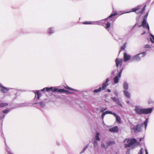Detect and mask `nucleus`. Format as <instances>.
Returning a JSON list of instances; mask_svg holds the SVG:
<instances>
[{"mask_svg":"<svg viewBox=\"0 0 154 154\" xmlns=\"http://www.w3.org/2000/svg\"><path fill=\"white\" fill-rule=\"evenodd\" d=\"M152 108H143L140 105H137L135 106L134 111L138 115L148 114L151 113L152 111Z\"/></svg>","mask_w":154,"mask_h":154,"instance_id":"nucleus-1","label":"nucleus"},{"mask_svg":"<svg viewBox=\"0 0 154 154\" xmlns=\"http://www.w3.org/2000/svg\"><path fill=\"white\" fill-rule=\"evenodd\" d=\"M148 118L146 119V120L143 123H141L138 124L136 126H134L132 128V129L134 130V132L137 133L142 131V128L143 126V124L145 125V128L146 129L147 125Z\"/></svg>","mask_w":154,"mask_h":154,"instance_id":"nucleus-2","label":"nucleus"},{"mask_svg":"<svg viewBox=\"0 0 154 154\" xmlns=\"http://www.w3.org/2000/svg\"><path fill=\"white\" fill-rule=\"evenodd\" d=\"M139 143V142L137 141L136 139L133 138L128 140L127 142V143L125 144V147H128L133 146L137 145Z\"/></svg>","mask_w":154,"mask_h":154,"instance_id":"nucleus-3","label":"nucleus"},{"mask_svg":"<svg viewBox=\"0 0 154 154\" xmlns=\"http://www.w3.org/2000/svg\"><path fill=\"white\" fill-rule=\"evenodd\" d=\"M146 55V52H143L139 53L133 56L132 58V60H135L138 61H140L141 60V58L144 57Z\"/></svg>","mask_w":154,"mask_h":154,"instance_id":"nucleus-4","label":"nucleus"},{"mask_svg":"<svg viewBox=\"0 0 154 154\" xmlns=\"http://www.w3.org/2000/svg\"><path fill=\"white\" fill-rule=\"evenodd\" d=\"M148 15V13L144 16L143 17V20L142 23V25L139 26V27H140L141 26H143V27H145L146 28H147L148 30H149V27L148 23H147L146 20L147 17Z\"/></svg>","mask_w":154,"mask_h":154,"instance_id":"nucleus-5","label":"nucleus"},{"mask_svg":"<svg viewBox=\"0 0 154 154\" xmlns=\"http://www.w3.org/2000/svg\"><path fill=\"white\" fill-rule=\"evenodd\" d=\"M12 89L11 88L5 87L2 84H0V91L2 93H6L10 89Z\"/></svg>","mask_w":154,"mask_h":154,"instance_id":"nucleus-6","label":"nucleus"},{"mask_svg":"<svg viewBox=\"0 0 154 154\" xmlns=\"http://www.w3.org/2000/svg\"><path fill=\"white\" fill-rule=\"evenodd\" d=\"M103 20H101V21H94L93 22H84L83 23V24H94V25H101L102 23L101 22V21Z\"/></svg>","mask_w":154,"mask_h":154,"instance_id":"nucleus-7","label":"nucleus"},{"mask_svg":"<svg viewBox=\"0 0 154 154\" xmlns=\"http://www.w3.org/2000/svg\"><path fill=\"white\" fill-rule=\"evenodd\" d=\"M123 68L121 69L120 72L118 74V75H116L114 79V81L115 84L119 82V78L121 76V74L122 72Z\"/></svg>","mask_w":154,"mask_h":154,"instance_id":"nucleus-8","label":"nucleus"},{"mask_svg":"<svg viewBox=\"0 0 154 154\" xmlns=\"http://www.w3.org/2000/svg\"><path fill=\"white\" fill-rule=\"evenodd\" d=\"M131 56L129 54H128L126 53H124V61L126 62L128 60H130L131 59Z\"/></svg>","mask_w":154,"mask_h":154,"instance_id":"nucleus-9","label":"nucleus"},{"mask_svg":"<svg viewBox=\"0 0 154 154\" xmlns=\"http://www.w3.org/2000/svg\"><path fill=\"white\" fill-rule=\"evenodd\" d=\"M122 58H116L115 60L116 66L118 67L119 65L121 66L122 64Z\"/></svg>","mask_w":154,"mask_h":154,"instance_id":"nucleus-10","label":"nucleus"},{"mask_svg":"<svg viewBox=\"0 0 154 154\" xmlns=\"http://www.w3.org/2000/svg\"><path fill=\"white\" fill-rule=\"evenodd\" d=\"M111 99L114 101L116 103L119 105L120 106L122 107V104L120 103L119 102V101L118 99L116 98L115 97H111Z\"/></svg>","mask_w":154,"mask_h":154,"instance_id":"nucleus-11","label":"nucleus"},{"mask_svg":"<svg viewBox=\"0 0 154 154\" xmlns=\"http://www.w3.org/2000/svg\"><path fill=\"white\" fill-rule=\"evenodd\" d=\"M112 115L116 118V120L117 122L118 123H120L121 119L120 117L115 113H113Z\"/></svg>","mask_w":154,"mask_h":154,"instance_id":"nucleus-12","label":"nucleus"},{"mask_svg":"<svg viewBox=\"0 0 154 154\" xmlns=\"http://www.w3.org/2000/svg\"><path fill=\"white\" fill-rule=\"evenodd\" d=\"M28 104L27 103L17 104H16L15 108L28 106Z\"/></svg>","mask_w":154,"mask_h":154,"instance_id":"nucleus-13","label":"nucleus"},{"mask_svg":"<svg viewBox=\"0 0 154 154\" xmlns=\"http://www.w3.org/2000/svg\"><path fill=\"white\" fill-rule=\"evenodd\" d=\"M117 12H114V13L112 14H111L107 18H105L104 19V20H107L108 19L111 18L112 19H111V20H112V19L113 17H114L116 15H117Z\"/></svg>","mask_w":154,"mask_h":154,"instance_id":"nucleus-14","label":"nucleus"},{"mask_svg":"<svg viewBox=\"0 0 154 154\" xmlns=\"http://www.w3.org/2000/svg\"><path fill=\"white\" fill-rule=\"evenodd\" d=\"M111 132H117L118 131V128L117 126H115L109 129Z\"/></svg>","mask_w":154,"mask_h":154,"instance_id":"nucleus-15","label":"nucleus"},{"mask_svg":"<svg viewBox=\"0 0 154 154\" xmlns=\"http://www.w3.org/2000/svg\"><path fill=\"white\" fill-rule=\"evenodd\" d=\"M123 91L128 90V84L126 82H125L123 85Z\"/></svg>","mask_w":154,"mask_h":154,"instance_id":"nucleus-16","label":"nucleus"},{"mask_svg":"<svg viewBox=\"0 0 154 154\" xmlns=\"http://www.w3.org/2000/svg\"><path fill=\"white\" fill-rule=\"evenodd\" d=\"M48 32L50 35L54 33V29L53 27H50L48 29Z\"/></svg>","mask_w":154,"mask_h":154,"instance_id":"nucleus-17","label":"nucleus"},{"mask_svg":"<svg viewBox=\"0 0 154 154\" xmlns=\"http://www.w3.org/2000/svg\"><path fill=\"white\" fill-rule=\"evenodd\" d=\"M123 92L125 96L128 98L130 97V94L127 90L123 91Z\"/></svg>","mask_w":154,"mask_h":154,"instance_id":"nucleus-18","label":"nucleus"},{"mask_svg":"<svg viewBox=\"0 0 154 154\" xmlns=\"http://www.w3.org/2000/svg\"><path fill=\"white\" fill-rule=\"evenodd\" d=\"M100 133L97 132L95 136V140H94L99 141L100 140V138L99 137Z\"/></svg>","mask_w":154,"mask_h":154,"instance_id":"nucleus-19","label":"nucleus"},{"mask_svg":"<svg viewBox=\"0 0 154 154\" xmlns=\"http://www.w3.org/2000/svg\"><path fill=\"white\" fill-rule=\"evenodd\" d=\"M97 141V140H94L93 143L94 148L95 149L98 148V142Z\"/></svg>","mask_w":154,"mask_h":154,"instance_id":"nucleus-20","label":"nucleus"},{"mask_svg":"<svg viewBox=\"0 0 154 154\" xmlns=\"http://www.w3.org/2000/svg\"><path fill=\"white\" fill-rule=\"evenodd\" d=\"M141 7V6H138L135 8L132 9V11L131 12H135L136 11L139 10L140 9Z\"/></svg>","mask_w":154,"mask_h":154,"instance_id":"nucleus-21","label":"nucleus"},{"mask_svg":"<svg viewBox=\"0 0 154 154\" xmlns=\"http://www.w3.org/2000/svg\"><path fill=\"white\" fill-rule=\"evenodd\" d=\"M52 88H48L46 87L42 89L41 91H42L44 92L46 91H50V89Z\"/></svg>","mask_w":154,"mask_h":154,"instance_id":"nucleus-22","label":"nucleus"},{"mask_svg":"<svg viewBox=\"0 0 154 154\" xmlns=\"http://www.w3.org/2000/svg\"><path fill=\"white\" fill-rule=\"evenodd\" d=\"M5 145H6V149L7 151V152L8 153V154H13L12 153L11 151V150L7 146V145L5 143Z\"/></svg>","mask_w":154,"mask_h":154,"instance_id":"nucleus-23","label":"nucleus"},{"mask_svg":"<svg viewBox=\"0 0 154 154\" xmlns=\"http://www.w3.org/2000/svg\"><path fill=\"white\" fill-rule=\"evenodd\" d=\"M36 94L37 95V99H39L40 97V96L42 95L40 93V91H37L35 93V96Z\"/></svg>","mask_w":154,"mask_h":154,"instance_id":"nucleus-24","label":"nucleus"},{"mask_svg":"<svg viewBox=\"0 0 154 154\" xmlns=\"http://www.w3.org/2000/svg\"><path fill=\"white\" fill-rule=\"evenodd\" d=\"M51 88H52L50 89V91H51L52 92H55L57 91L58 89L56 88L55 87H51Z\"/></svg>","mask_w":154,"mask_h":154,"instance_id":"nucleus-25","label":"nucleus"},{"mask_svg":"<svg viewBox=\"0 0 154 154\" xmlns=\"http://www.w3.org/2000/svg\"><path fill=\"white\" fill-rule=\"evenodd\" d=\"M102 90L101 87L100 88L97 89L95 90L93 92L94 93H97L100 92Z\"/></svg>","mask_w":154,"mask_h":154,"instance_id":"nucleus-26","label":"nucleus"},{"mask_svg":"<svg viewBox=\"0 0 154 154\" xmlns=\"http://www.w3.org/2000/svg\"><path fill=\"white\" fill-rule=\"evenodd\" d=\"M108 84H106L104 83H103V86L102 87V90H104L106 89V87L108 85Z\"/></svg>","mask_w":154,"mask_h":154,"instance_id":"nucleus-27","label":"nucleus"},{"mask_svg":"<svg viewBox=\"0 0 154 154\" xmlns=\"http://www.w3.org/2000/svg\"><path fill=\"white\" fill-rule=\"evenodd\" d=\"M103 114H104V115H106V114H111L112 115L113 113L111 111H106L103 112Z\"/></svg>","mask_w":154,"mask_h":154,"instance_id":"nucleus-28","label":"nucleus"},{"mask_svg":"<svg viewBox=\"0 0 154 154\" xmlns=\"http://www.w3.org/2000/svg\"><path fill=\"white\" fill-rule=\"evenodd\" d=\"M39 104L40 106L42 107H43L45 106V103L43 101H41L39 103Z\"/></svg>","mask_w":154,"mask_h":154,"instance_id":"nucleus-29","label":"nucleus"},{"mask_svg":"<svg viewBox=\"0 0 154 154\" xmlns=\"http://www.w3.org/2000/svg\"><path fill=\"white\" fill-rule=\"evenodd\" d=\"M8 105L7 103H0V107H3Z\"/></svg>","mask_w":154,"mask_h":154,"instance_id":"nucleus-30","label":"nucleus"},{"mask_svg":"<svg viewBox=\"0 0 154 154\" xmlns=\"http://www.w3.org/2000/svg\"><path fill=\"white\" fill-rule=\"evenodd\" d=\"M150 35L152 38H150V40L153 43L154 42L153 41H154V36L152 34H150Z\"/></svg>","mask_w":154,"mask_h":154,"instance_id":"nucleus-31","label":"nucleus"},{"mask_svg":"<svg viewBox=\"0 0 154 154\" xmlns=\"http://www.w3.org/2000/svg\"><path fill=\"white\" fill-rule=\"evenodd\" d=\"M106 26L105 27L106 29H108L110 26V24L109 22H108L106 24Z\"/></svg>","mask_w":154,"mask_h":154,"instance_id":"nucleus-32","label":"nucleus"},{"mask_svg":"<svg viewBox=\"0 0 154 154\" xmlns=\"http://www.w3.org/2000/svg\"><path fill=\"white\" fill-rule=\"evenodd\" d=\"M126 42H125L124 43L123 46H122L121 47V50H123L125 49V48L126 47Z\"/></svg>","mask_w":154,"mask_h":154,"instance_id":"nucleus-33","label":"nucleus"},{"mask_svg":"<svg viewBox=\"0 0 154 154\" xmlns=\"http://www.w3.org/2000/svg\"><path fill=\"white\" fill-rule=\"evenodd\" d=\"M65 91V90L63 89H58L57 91L59 92L63 93Z\"/></svg>","mask_w":154,"mask_h":154,"instance_id":"nucleus-34","label":"nucleus"},{"mask_svg":"<svg viewBox=\"0 0 154 154\" xmlns=\"http://www.w3.org/2000/svg\"><path fill=\"white\" fill-rule=\"evenodd\" d=\"M146 7V6L145 5L143 7V8L142 9L141 11L139 12L140 14H142V13L143 12L145 11V8Z\"/></svg>","mask_w":154,"mask_h":154,"instance_id":"nucleus-35","label":"nucleus"},{"mask_svg":"<svg viewBox=\"0 0 154 154\" xmlns=\"http://www.w3.org/2000/svg\"><path fill=\"white\" fill-rule=\"evenodd\" d=\"M10 110L8 109H7L4 110L3 111V112L4 113H7Z\"/></svg>","mask_w":154,"mask_h":154,"instance_id":"nucleus-36","label":"nucleus"},{"mask_svg":"<svg viewBox=\"0 0 154 154\" xmlns=\"http://www.w3.org/2000/svg\"><path fill=\"white\" fill-rule=\"evenodd\" d=\"M65 88L66 89H69L70 90H72L76 91V90H75L73 89L72 88H70L68 86L65 87Z\"/></svg>","mask_w":154,"mask_h":154,"instance_id":"nucleus-37","label":"nucleus"},{"mask_svg":"<svg viewBox=\"0 0 154 154\" xmlns=\"http://www.w3.org/2000/svg\"><path fill=\"white\" fill-rule=\"evenodd\" d=\"M5 116V115L3 114H2V115L0 116V120H2L4 118Z\"/></svg>","mask_w":154,"mask_h":154,"instance_id":"nucleus-38","label":"nucleus"},{"mask_svg":"<svg viewBox=\"0 0 154 154\" xmlns=\"http://www.w3.org/2000/svg\"><path fill=\"white\" fill-rule=\"evenodd\" d=\"M143 149L142 148H141L140 151V152L138 154H143Z\"/></svg>","mask_w":154,"mask_h":154,"instance_id":"nucleus-39","label":"nucleus"},{"mask_svg":"<svg viewBox=\"0 0 154 154\" xmlns=\"http://www.w3.org/2000/svg\"><path fill=\"white\" fill-rule=\"evenodd\" d=\"M114 93L115 96H118V93L117 91H116L114 92Z\"/></svg>","mask_w":154,"mask_h":154,"instance_id":"nucleus-40","label":"nucleus"},{"mask_svg":"<svg viewBox=\"0 0 154 154\" xmlns=\"http://www.w3.org/2000/svg\"><path fill=\"white\" fill-rule=\"evenodd\" d=\"M88 144L87 145H86L83 149V150H84V151H85L86 149L88 148Z\"/></svg>","mask_w":154,"mask_h":154,"instance_id":"nucleus-41","label":"nucleus"},{"mask_svg":"<svg viewBox=\"0 0 154 154\" xmlns=\"http://www.w3.org/2000/svg\"><path fill=\"white\" fill-rule=\"evenodd\" d=\"M64 92H66V93L67 94L71 93V92H70L69 91L66 90H65Z\"/></svg>","mask_w":154,"mask_h":154,"instance_id":"nucleus-42","label":"nucleus"},{"mask_svg":"<svg viewBox=\"0 0 154 154\" xmlns=\"http://www.w3.org/2000/svg\"><path fill=\"white\" fill-rule=\"evenodd\" d=\"M150 47V46L149 45H146L145 46V48H149Z\"/></svg>","mask_w":154,"mask_h":154,"instance_id":"nucleus-43","label":"nucleus"},{"mask_svg":"<svg viewBox=\"0 0 154 154\" xmlns=\"http://www.w3.org/2000/svg\"><path fill=\"white\" fill-rule=\"evenodd\" d=\"M101 147L103 148H105V146L104 144L102 143L101 144Z\"/></svg>","mask_w":154,"mask_h":154,"instance_id":"nucleus-44","label":"nucleus"},{"mask_svg":"<svg viewBox=\"0 0 154 154\" xmlns=\"http://www.w3.org/2000/svg\"><path fill=\"white\" fill-rule=\"evenodd\" d=\"M108 79H109V78L106 79V81L104 83L106 84H107L108 82L109 81V80Z\"/></svg>","mask_w":154,"mask_h":154,"instance_id":"nucleus-45","label":"nucleus"},{"mask_svg":"<svg viewBox=\"0 0 154 154\" xmlns=\"http://www.w3.org/2000/svg\"><path fill=\"white\" fill-rule=\"evenodd\" d=\"M105 116V115H104V114H103V113H102V116H101V118L102 119H103Z\"/></svg>","mask_w":154,"mask_h":154,"instance_id":"nucleus-46","label":"nucleus"},{"mask_svg":"<svg viewBox=\"0 0 154 154\" xmlns=\"http://www.w3.org/2000/svg\"><path fill=\"white\" fill-rule=\"evenodd\" d=\"M106 108H102L101 110V112H103L105 110H106Z\"/></svg>","mask_w":154,"mask_h":154,"instance_id":"nucleus-47","label":"nucleus"},{"mask_svg":"<svg viewBox=\"0 0 154 154\" xmlns=\"http://www.w3.org/2000/svg\"><path fill=\"white\" fill-rule=\"evenodd\" d=\"M145 151L146 154H148V151H147V149H145Z\"/></svg>","mask_w":154,"mask_h":154,"instance_id":"nucleus-48","label":"nucleus"},{"mask_svg":"<svg viewBox=\"0 0 154 154\" xmlns=\"http://www.w3.org/2000/svg\"><path fill=\"white\" fill-rule=\"evenodd\" d=\"M107 91L108 92H111V90H110V89H107Z\"/></svg>","mask_w":154,"mask_h":154,"instance_id":"nucleus-49","label":"nucleus"},{"mask_svg":"<svg viewBox=\"0 0 154 154\" xmlns=\"http://www.w3.org/2000/svg\"><path fill=\"white\" fill-rule=\"evenodd\" d=\"M146 33V32L145 31H144L143 33L142 34H141V35H143L144 34H145Z\"/></svg>","mask_w":154,"mask_h":154,"instance_id":"nucleus-50","label":"nucleus"},{"mask_svg":"<svg viewBox=\"0 0 154 154\" xmlns=\"http://www.w3.org/2000/svg\"><path fill=\"white\" fill-rule=\"evenodd\" d=\"M152 100L151 101H149V103H152Z\"/></svg>","mask_w":154,"mask_h":154,"instance_id":"nucleus-51","label":"nucleus"},{"mask_svg":"<svg viewBox=\"0 0 154 154\" xmlns=\"http://www.w3.org/2000/svg\"><path fill=\"white\" fill-rule=\"evenodd\" d=\"M85 151H84L83 150H82L81 152H80V154L83 153Z\"/></svg>","mask_w":154,"mask_h":154,"instance_id":"nucleus-52","label":"nucleus"},{"mask_svg":"<svg viewBox=\"0 0 154 154\" xmlns=\"http://www.w3.org/2000/svg\"><path fill=\"white\" fill-rule=\"evenodd\" d=\"M142 139V138H140V141H141Z\"/></svg>","mask_w":154,"mask_h":154,"instance_id":"nucleus-53","label":"nucleus"},{"mask_svg":"<svg viewBox=\"0 0 154 154\" xmlns=\"http://www.w3.org/2000/svg\"><path fill=\"white\" fill-rule=\"evenodd\" d=\"M127 103H129V101H127Z\"/></svg>","mask_w":154,"mask_h":154,"instance_id":"nucleus-54","label":"nucleus"},{"mask_svg":"<svg viewBox=\"0 0 154 154\" xmlns=\"http://www.w3.org/2000/svg\"><path fill=\"white\" fill-rule=\"evenodd\" d=\"M107 95H105V97H107Z\"/></svg>","mask_w":154,"mask_h":154,"instance_id":"nucleus-55","label":"nucleus"},{"mask_svg":"<svg viewBox=\"0 0 154 154\" xmlns=\"http://www.w3.org/2000/svg\"><path fill=\"white\" fill-rule=\"evenodd\" d=\"M130 12H126V13H129Z\"/></svg>","mask_w":154,"mask_h":154,"instance_id":"nucleus-56","label":"nucleus"},{"mask_svg":"<svg viewBox=\"0 0 154 154\" xmlns=\"http://www.w3.org/2000/svg\"><path fill=\"white\" fill-rule=\"evenodd\" d=\"M105 102H108L107 101H106V100H105Z\"/></svg>","mask_w":154,"mask_h":154,"instance_id":"nucleus-57","label":"nucleus"}]
</instances>
